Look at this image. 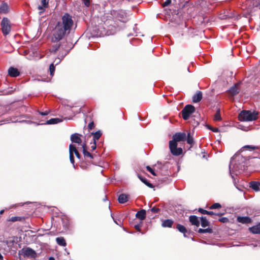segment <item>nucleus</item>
Returning a JSON list of instances; mask_svg holds the SVG:
<instances>
[{"label": "nucleus", "mask_w": 260, "mask_h": 260, "mask_svg": "<svg viewBox=\"0 0 260 260\" xmlns=\"http://www.w3.org/2000/svg\"><path fill=\"white\" fill-rule=\"evenodd\" d=\"M185 133H177L173 136V140L169 141V149L171 153L174 156H179L182 153L181 148L177 147V142L184 141L186 140Z\"/></svg>", "instance_id": "nucleus-1"}, {"label": "nucleus", "mask_w": 260, "mask_h": 260, "mask_svg": "<svg viewBox=\"0 0 260 260\" xmlns=\"http://www.w3.org/2000/svg\"><path fill=\"white\" fill-rule=\"evenodd\" d=\"M60 27L64 29V31H67V34H69L72 27L74 24V21L72 16L68 13H65L61 17L60 21L57 23Z\"/></svg>", "instance_id": "nucleus-2"}, {"label": "nucleus", "mask_w": 260, "mask_h": 260, "mask_svg": "<svg viewBox=\"0 0 260 260\" xmlns=\"http://www.w3.org/2000/svg\"><path fill=\"white\" fill-rule=\"evenodd\" d=\"M258 113L255 111L243 110L239 114V119L241 121H251L258 118Z\"/></svg>", "instance_id": "nucleus-3"}, {"label": "nucleus", "mask_w": 260, "mask_h": 260, "mask_svg": "<svg viewBox=\"0 0 260 260\" xmlns=\"http://www.w3.org/2000/svg\"><path fill=\"white\" fill-rule=\"evenodd\" d=\"M67 33V31H64V29L60 27V25L56 24L53 30L51 38L52 41L55 42L60 41L64 37Z\"/></svg>", "instance_id": "nucleus-4"}, {"label": "nucleus", "mask_w": 260, "mask_h": 260, "mask_svg": "<svg viewBox=\"0 0 260 260\" xmlns=\"http://www.w3.org/2000/svg\"><path fill=\"white\" fill-rule=\"evenodd\" d=\"M195 111L194 106L191 105H186L181 111L182 116L184 120H187L190 114L193 113Z\"/></svg>", "instance_id": "nucleus-5"}, {"label": "nucleus", "mask_w": 260, "mask_h": 260, "mask_svg": "<svg viewBox=\"0 0 260 260\" xmlns=\"http://www.w3.org/2000/svg\"><path fill=\"white\" fill-rule=\"evenodd\" d=\"M2 30L4 35L6 36L9 34L11 30L10 21L7 18H4L1 22Z\"/></svg>", "instance_id": "nucleus-6"}, {"label": "nucleus", "mask_w": 260, "mask_h": 260, "mask_svg": "<svg viewBox=\"0 0 260 260\" xmlns=\"http://www.w3.org/2000/svg\"><path fill=\"white\" fill-rule=\"evenodd\" d=\"M70 160L71 162L74 165V153L75 154L77 158H80V155L76 147L73 144H71L69 146Z\"/></svg>", "instance_id": "nucleus-7"}, {"label": "nucleus", "mask_w": 260, "mask_h": 260, "mask_svg": "<svg viewBox=\"0 0 260 260\" xmlns=\"http://www.w3.org/2000/svg\"><path fill=\"white\" fill-rule=\"evenodd\" d=\"M116 17L121 22H126L128 20V17L125 11L120 10L116 12Z\"/></svg>", "instance_id": "nucleus-8"}, {"label": "nucleus", "mask_w": 260, "mask_h": 260, "mask_svg": "<svg viewBox=\"0 0 260 260\" xmlns=\"http://www.w3.org/2000/svg\"><path fill=\"white\" fill-rule=\"evenodd\" d=\"M22 252L24 256L27 257L35 258L36 256V253L35 250L29 247L22 249Z\"/></svg>", "instance_id": "nucleus-9"}, {"label": "nucleus", "mask_w": 260, "mask_h": 260, "mask_svg": "<svg viewBox=\"0 0 260 260\" xmlns=\"http://www.w3.org/2000/svg\"><path fill=\"white\" fill-rule=\"evenodd\" d=\"M237 157H241V156L239 155H235L231 158V162L229 165V169H230V174L231 175L233 173H235L236 174H237L236 172L237 171V167L235 166V165H233V163H234V159H236Z\"/></svg>", "instance_id": "nucleus-10"}, {"label": "nucleus", "mask_w": 260, "mask_h": 260, "mask_svg": "<svg viewBox=\"0 0 260 260\" xmlns=\"http://www.w3.org/2000/svg\"><path fill=\"white\" fill-rule=\"evenodd\" d=\"M41 3L42 6H39L38 7L40 14L44 12L46 8H48L49 0H41Z\"/></svg>", "instance_id": "nucleus-11"}, {"label": "nucleus", "mask_w": 260, "mask_h": 260, "mask_svg": "<svg viewBox=\"0 0 260 260\" xmlns=\"http://www.w3.org/2000/svg\"><path fill=\"white\" fill-rule=\"evenodd\" d=\"M8 74L12 77H16L20 75L18 70L14 67H10L8 69Z\"/></svg>", "instance_id": "nucleus-12"}, {"label": "nucleus", "mask_w": 260, "mask_h": 260, "mask_svg": "<svg viewBox=\"0 0 260 260\" xmlns=\"http://www.w3.org/2000/svg\"><path fill=\"white\" fill-rule=\"evenodd\" d=\"M239 84H235L234 86H232L229 90L228 92L230 95L234 96L236 95L239 92Z\"/></svg>", "instance_id": "nucleus-13"}, {"label": "nucleus", "mask_w": 260, "mask_h": 260, "mask_svg": "<svg viewBox=\"0 0 260 260\" xmlns=\"http://www.w3.org/2000/svg\"><path fill=\"white\" fill-rule=\"evenodd\" d=\"M71 140L73 142L81 144L82 143V140L80 138V135L78 134L75 133L71 135Z\"/></svg>", "instance_id": "nucleus-14"}, {"label": "nucleus", "mask_w": 260, "mask_h": 260, "mask_svg": "<svg viewBox=\"0 0 260 260\" xmlns=\"http://www.w3.org/2000/svg\"><path fill=\"white\" fill-rule=\"evenodd\" d=\"M250 187L256 191H260V182L257 181H251L250 183Z\"/></svg>", "instance_id": "nucleus-15"}, {"label": "nucleus", "mask_w": 260, "mask_h": 260, "mask_svg": "<svg viewBox=\"0 0 260 260\" xmlns=\"http://www.w3.org/2000/svg\"><path fill=\"white\" fill-rule=\"evenodd\" d=\"M129 198V196L128 195L122 193L118 197V202L121 204H124L128 201Z\"/></svg>", "instance_id": "nucleus-16"}, {"label": "nucleus", "mask_w": 260, "mask_h": 260, "mask_svg": "<svg viewBox=\"0 0 260 260\" xmlns=\"http://www.w3.org/2000/svg\"><path fill=\"white\" fill-rule=\"evenodd\" d=\"M189 221L192 225L198 227L200 225V221L198 218L195 215H191L189 217Z\"/></svg>", "instance_id": "nucleus-17"}, {"label": "nucleus", "mask_w": 260, "mask_h": 260, "mask_svg": "<svg viewBox=\"0 0 260 260\" xmlns=\"http://www.w3.org/2000/svg\"><path fill=\"white\" fill-rule=\"evenodd\" d=\"M202 99V93L201 91H198L192 97V101L194 103L200 102Z\"/></svg>", "instance_id": "nucleus-18"}, {"label": "nucleus", "mask_w": 260, "mask_h": 260, "mask_svg": "<svg viewBox=\"0 0 260 260\" xmlns=\"http://www.w3.org/2000/svg\"><path fill=\"white\" fill-rule=\"evenodd\" d=\"M136 216L138 219L142 220H144L146 217V211L145 210L142 209L138 211L136 215Z\"/></svg>", "instance_id": "nucleus-19"}, {"label": "nucleus", "mask_w": 260, "mask_h": 260, "mask_svg": "<svg viewBox=\"0 0 260 260\" xmlns=\"http://www.w3.org/2000/svg\"><path fill=\"white\" fill-rule=\"evenodd\" d=\"M237 220L238 222L242 223H250L251 221V219L247 216L245 217H238L237 218Z\"/></svg>", "instance_id": "nucleus-20"}, {"label": "nucleus", "mask_w": 260, "mask_h": 260, "mask_svg": "<svg viewBox=\"0 0 260 260\" xmlns=\"http://www.w3.org/2000/svg\"><path fill=\"white\" fill-rule=\"evenodd\" d=\"M249 230L253 234H260V222L257 225L250 228Z\"/></svg>", "instance_id": "nucleus-21"}, {"label": "nucleus", "mask_w": 260, "mask_h": 260, "mask_svg": "<svg viewBox=\"0 0 260 260\" xmlns=\"http://www.w3.org/2000/svg\"><path fill=\"white\" fill-rule=\"evenodd\" d=\"M83 148V153L85 157H90L92 158V155L91 154L90 152L87 151L86 149V144L85 143H83L82 145Z\"/></svg>", "instance_id": "nucleus-22"}, {"label": "nucleus", "mask_w": 260, "mask_h": 260, "mask_svg": "<svg viewBox=\"0 0 260 260\" xmlns=\"http://www.w3.org/2000/svg\"><path fill=\"white\" fill-rule=\"evenodd\" d=\"M9 7L7 4L4 3L0 6V13L6 14L8 12Z\"/></svg>", "instance_id": "nucleus-23"}, {"label": "nucleus", "mask_w": 260, "mask_h": 260, "mask_svg": "<svg viewBox=\"0 0 260 260\" xmlns=\"http://www.w3.org/2000/svg\"><path fill=\"white\" fill-rule=\"evenodd\" d=\"M173 223V221L171 219H166L163 221L162 226L163 227L171 228Z\"/></svg>", "instance_id": "nucleus-24"}, {"label": "nucleus", "mask_w": 260, "mask_h": 260, "mask_svg": "<svg viewBox=\"0 0 260 260\" xmlns=\"http://www.w3.org/2000/svg\"><path fill=\"white\" fill-rule=\"evenodd\" d=\"M91 135H93V141L96 142L102 136V133L101 131H99L94 133H91Z\"/></svg>", "instance_id": "nucleus-25"}, {"label": "nucleus", "mask_w": 260, "mask_h": 260, "mask_svg": "<svg viewBox=\"0 0 260 260\" xmlns=\"http://www.w3.org/2000/svg\"><path fill=\"white\" fill-rule=\"evenodd\" d=\"M56 241L57 243L60 246H65L66 245V241L63 237L56 238Z\"/></svg>", "instance_id": "nucleus-26"}, {"label": "nucleus", "mask_w": 260, "mask_h": 260, "mask_svg": "<svg viewBox=\"0 0 260 260\" xmlns=\"http://www.w3.org/2000/svg\"><path fill=\"white\" fill-rule=\"evenodd\" d=\"M62 120L59 118H51L47 120L46 123L47 124H54L61 122Z\"/></svg>", "instance_id": "nucleus-27"}, {"label": "nucleus", "mask_w": 260, "mask_h": 260, "mask_svg": "<svg viewBox=\"0 0 260 260\" xmlns=\"http://www.w3.org/2000/svg\"><path fill=\"white\" fill-rule=\"evenodd\" d=\"M222 119L220 113V109H218L216 111V113L214 115V120L215 121H221Z\"/></svg>", "instance_id": "nucleus-28"}, {"label": "nucleus", "mask_w": 260, "mask_h": 260, "mask_svg": "<svg viewBox=\"0 0 260 260\" xmlns=\"http://www.w3.org/2000/svg\"><path fill=\"white\" fill-rule=\"evenodd\" d=\"M201 226L203 228H205L208 226L209 224V221L207 220L206 218L205 217H202L201 218Z\"/></svg>", "instance_id": "nucleus-29"}, {"label": "nucleus", "mask_w": 260, "mask_h": 260, "mask_svg": "<svg viewBox=\"0 0 260 260\" xmlns=\"http://www.w3.org/2000/svg\"><path fill=\"white\" fill-rule=\"evenodd\" d=\"M176 228L178 229V230L179 232H180L182 233H184V236H185V233L187 232V230L184 226H183L181 224H178L177 225Z\"/></svg>", "instance_id": "nucleus-30"}, {"label": "nucleus", "mask_w": 260, "mask_h": 260, "mask_svg": "<svg viewBox=\"0 0 260 260\" xmlns=\"http://www.w3.org/2000/svg\"><path fill=\"white\" fill-rule=\"evenodd\" d=\"M198 233H212V230L210 228H207L205 229H199L198 230Z\"/></svg>", "instance_id": "nucleus-31"}, {"label": "nucleus", "mask_w": 260, "mask_h": 260, "mask_svg": "<svg viewBox=\"0 0 260 260\" xmlns=\"http://www.w3.org/2000/svg\"><path fill=\"white\" fill-rule=\"evenodd\" d=\"M139 178L147 186H148V187H153V185L149 183L146 179H145V178H143V177H139Z\"/></svg>", "instance_id": "nucleus-32"}, {"label": "nucleus", "mask_w": 260, "mask_h": 260, "mask_svg": "<svg viewBox=\"0 0 260 260\" xmlns=\"http://www.w3.org/2000/svg\"><path fill=\"white\" fill-rule=\"evenodd\" d=\"M187 142V143H188L190 145H192L194 143L193 139L192 137H191L190 136V133L188 134Z\"/></svg>", "instance_id": "nucleus-33"}, {"label": "nucleus", "mask_w": 260, "mask_h": 260, "mask_svg": "<svg viewBox=\"0 0 260 260\" xmlns=\"http://www.w3.org/2000/svg\"><path fill=\"white\" fill-rule=\"evenodd\" d=\"M49 71L50 75L52 76L54 75V72L55 71V66H54V63H52L50 65Z\"/></svg>", "instance_id": "nucleus-34"}, {"label": "nucleus", "mask_w": 260, "mask_h": 260, "mask_svg": "<svg viewBox=\"0 0 260 260\" xmlns=\"http://www.w3.org/2000/svg\"><path fill=\"white\" fill-rule=\"evenodd\" d=\"M199 211L203 214H208V215H214V213L212 211H208L206 210L202 209H200Z\"/></svg>", "instance_id": "nucleus-35"}, {"label": "nucleus", "mask_w": 260, "mask_h": 260, "mask_svg": "<svg viewBox=\"0 0 260 260\" xmlns=\"http://www.w3.org/2000/svg\"><path fill=\"white\" fill-rule=\"evenodd\" d=\"M59 47V45L56 44L55 45H53L52 46V47L50 49V51L51 52L55 53L58 49Z\"/></svg>", "instance_id": "nucleus-36"}, {"label": "nucleus", "mask_w": 260, "mask_h": 260, "mask_svg": "<svg viewBox=\"0 0 260 260\" xmlns=\"http://www.w3.org/2000/svg\"><path fill=\"white\" fill-rule=\"evenodd\" d=\"M221 207V205L219 203H216L213 204L211 207L210 209H218Z\"/></svg>", "instance_id": "nucleus-37"}, {"label": "nucleus", "mask_w": 260, "mask_h": 260, "mask_svg": "<svg viewBox=\"0 0 260 260\" xmlns=\"http://www.w3.org/2000/svg\"><path fill=\"white\" fill-rule=\"evenodd\" d=\"M21 220V217L15 216V217H12L11 218H10V219L9 220L10 221H12V222H15L16 221H18V220Z\"/></svg>", "instance_id": "nucleus-38"}, {"label": "nucleus", "mask_w": 260, "mask_h": 260, "mask_svg": "<svg viewBox=\"0 0 260 260\" xmlns=\"http://www.w3.org/2000/svg\"><path fill=\"white\" fill-rule=\"evenodd\" d=\"M147 170L151 174H152L154 176H156V174L154 172V170H153L150 167L147 166L146 167Z\"/></svg>", "instance_id": "nucleus-39"}, {"label": "nucleus", "mask_w": 260, "mask_h": 260, "mask_svg": "<svg viewBox=\"0 0 260 260\" xmlns=\"http://www.w3.org/2000/svg\"><path fill=\"white\" fill-rule=\"evenodd\" d=\"M171 3V0H166L162 4L163 7L169 6Z\"/></svg>", "instance_id": "nucleus-40"}, {"label": "nucleus", "mask_w": 260, "mask_h": 260, "mask_svg": "<svg viewBox=\"0 0 260 260\" xmlns=\"http://www.w3.org/2000/svg\"><path fill=\"white\" fill-rule=\"evenodd\" d=\"M219 220L222 223H225L229 221V219L226 217H222L220 218Z\"/></svg>", "instance_id": "nucleus-41"}, {"label": "nucleus", "mask_w": 260, "mask_h": 260, "mask_svg": "<svg viewBox=\"0 0 260 260\" xmlns=\"http://www.w3.org/2000/svg\"><path fill=\"white\" fill-rule=\"evenodd\" d=\"M243 148H249L250 150H254L255 149V147L251 145H246L244 146Z\"/></svg>", "instance_id": "nucleus-42"}, {"label": "nucleus", "mask_w": 260, "mask_h": 260, "mask_svg": "<svg viewBox=\"0 0 260 260\" xmlns=\"http://www.w3.org/2000/svg\"><path fill=\"white\" fill-rule=\"evenodd\" d=\"M96 142L93 141V143H91V148L92 150H94L96 149Z\"/></svg>", "instance_id": "nucleus-43"}, {"label": "nucleus", "mask_w": 260, "mask_h": 260, "mask_svg": "<svg viewBox=\"0 0 260 260\" xmlns=\"http://www.w3.org/2000/svg\"><path fill=\"white\" fill-rule=\"evenodd\" d=\"M208 128H209V129H210L212 131H213V132H219V129L218 128H213L210 126H209Z\"/></svg>", "instance_id": "nucleus-44"}, {"label": "nucleus", "mask_w": 260, "mask_h": 260, "mask_svg": "<svg viewBox=\"0 0 260 260\" xmlns=\"http://www.w3.org/2000/svg\"><path fill=\"white\" fill-rule=\"evenodd\" d=\"M83 2L84 5L87 6L89 7L90 5V1L89 0H83Z\"/></svg>", "instance_id": "nucleus-45"}, {"label": "nucleus", "mask_w": 260, "mask_h": 260, "mask_svg": "<svg viewBox=\"0 0 260 260\" xmlns=\"http://www.w3.org/2000/svg\"><path fill=\"white\" fill-rule=\"evenodd\" d=\"M88 126L89 129H92L93 127H94V123H93V122H91L89 123L88 125Z\"/></svg>", "instance_id": "nucleus-46"}, {"label": "nucleus", "mask_w": 260, "mask_h": 260, "mask_svg": "<svg viewBox=\"0 0 260 260\" xmlns=\"http://www.w3.org/2000/svg\"><path fill=\"white\" fill-rule=\"evenodd\" d=\"M151 211L154 213H157L159 211V209L158 208L153 207L151 209Z\"/></svg>", "instance_id": "nucleus-47"}, {"label": "nucleus", "mask_w": 260, "mask_h": 260, "mask_svg": "<svg viewBox=\"0 0 260 260\" xmlns=\"http://www.w3.org/2000/svg\"><path fill=\"white\" fill-rule=\"evenodd\" d=\"M135 229L138 231H140V225L139 224H137L135 225Z\"/></svg>", "instance_id": "nucleus-48"}, {"label": "nucleus", "mask_w": 260, "mask_h": 260, "mask_svg": "<svg viewBox=\"0 0 260 260\" xmlns=\"http://www.w3.org/2000/svg\"><path fill=\"white\" fill-rule=\"evenodd\" d=\"M40 114L42 115H47L48 114V112L47 111H45V112H40Z\"/></svg>", "instance_id": "nucleus-49"}, {"label": "nucleus", "mask_w": 260, "mask_h": 260, "mask_svg": "<svg viewBox=\"0 0 260 260\" xmlns=\"http://www.w3.org/2000/svg\"><path fill=\"white\" fill-rule=\"evenodd\" d=\"M61 59L60 58H58L57 59H55L54 61V63H55L56 64H58L60 61Z\"/></svg>", "instance_id": "nucleus-50"}, {"label": "nucleus", "mask_w": 260, "mask_h": 260, "mask_svg": "<svg viewBox=\"0 0 260 260\" xmlns=\"http://www.w3.org/2000/svg\"><path fill=\"white\" fill-rule=\"evenodd\" d=\"M256 7H258V9L260 10V3L258 4Z\"/></svg>", "instance_id": "nucleus-51"}, {"label": "nucleus", "mask_w": 260, "mask_h": 260, "mask_svg": "<svg viewBox=\"0 0 260 260\" xmlns=\"http://www.w3.org/2000/svg\"><path fill=\"white\" fill-rule=\"evenodd\" d=\"M49 260H55V259L53 257H51L49 258Z\"/></svg>", "instance_id": "nucleus-52"}, {"label": "nucleus", "mask_w": 260, "mask_h": 260, "mask_svg": "<svg viewBox=\"0 0 260 260\" xmlns=\"http://www.w3.org/2000/svg\"><path fill=\"white\" fill-rule=\"evenodd\" d=\"M4 210H1V211H0V214H2L4 213Z\"/></svg>", "instance_id": "nucleus-53"}, {"label": "nucleus", "mask_w": 260, "mask_h": 260, "mask_svg": "<svg viewBox=\"0 0 260 260\" xmlns=\"http://www.w3.org/2000/svg\"><path fill=\"white\" fill-rule=\"evenodd\" d=\"M3 258V256L0 253V259H2Z\"/></svg>", "instance_id": "nucleus-54"}, {"label": "nucleus", "mask_w": 260, "mask_h": 260, "mask_svg": "<svg viewBox=\"0 0 260 260\" xmlns=\"http://www.w3.org/2000/svg\"><path fill=\"white\" fill-rule=\"evenodd\" d=\"M68 52H66L64 54V55H63L62 57H63L64 56H66Z\"/></svg>", "instance_id": "nucleus-55"}, {"label": "nucleus", "mask_w": 260, "mask_h": 260, "mask_svg": "<svg viewBox=\"0 0 260 260\" xmlns=\"http://www.w3.org/2000/svg\"><path fill=\"white\" fill-rule=\"evenodd\" d=\"M115 222L116 223L118 224V223H117L116 221L114 220Z\"/></svg>", "instance_id": "nucleus-56"}, {"label": "nucleus", "mask_w": 260, "mask_h": 260, "mask_svg": "<svg viewBox=\"0 0 260 260\" xmlns=\"http://www.w3.org/2000/svg\"><path fill=\"white\" fill-rule=\"evenodd\" d=\"M23 204H20L19 206H22Z\"/></svg>", "instance_id": "nucleus-57"}, {"label": "nucleus", "mask_w": 260, "mask_h": 260, "mask_svg": "<svg viewBox=\"0 0 260 260\" xmlns=\"http://www.w3.org/2000/svg\"><path fill=\"white\" fill-rule=\"evenodd\" d=\"M174 1H175L176 0H174Z\"/></svg>", "instance_id": "nucleus-58"}]
</instances>
